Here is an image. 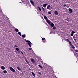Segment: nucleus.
<instances>
[{"label": "nucleus", "instance_id": "nucleus-1", "mask_svg": "<svg viewBox=\"0 0 78 78\" xmlns=\"http://www.w3.org/2000/svg\"><path fill=\"white\" fill-rule=\"evenodd\" d=\"M25 41L26 42H27V44L29 45V47H31V42H30V41L27 40L26 39H25Z\"/></svg>", "mask_w": 78, "mask_h": 78}, {"label": "nucleus", "instance_id": "nucleus-2", "mask_svg": "<svg viewBox=\"0 0 78 78\" xmlns=\"http://www.w3.org/2000/svg\"><path fill=\"white\" fill-rule=\"evenodd\" d=\"M9 69L12 71V72H14L16 70L14 69L13 68L10 67L9 68Z\"/></svg>", "mask_w": 78, "mask_h": 78}, {"label": "nucleus", "instance_id": "nucleus-3", "mask_svg": "<svg viewBox=\"0 0 78 78\" xmlns=\"http://www.w3.org/2000/svg\"><path fill=\"white\" fill-rule=\"evenodd\" d=\"M68 9L69 10L70 13H72V12H73V10L72 9L69 8V7L68 8Z\"/></svg>", "mask_w": 78, "mask_h": 78}, {"label": "nucleus", "instance_id": "nucleus-4", "mask_svg": "<svg viewBox=\"0 0 78 78\" xmlns=\"http://www.w3.org/2000/svg\"><path fill=\"white\" fill-rule=\"evenodd\" d=\"M30 61L32 63H33V64H34V63L35 62V61L33 58H31Z\"/></svg>", "mask_w": 78, "mask_h": 78}, {"label": "nucleus", "instance_id": "nucleus-5", "mask_svg": "<svg viewBox=\"0 0 78 78\" xmlns=\"http://www.w3.org/2000/svg\"><path fill=\"white\" fill-rule=\"evenodd\" d=\"M46 21L47 22L48 24H50V23H51V21H50V20H48V19L46 20Z\"/></svg>", "mask_w": 78, "mask_h": 78}, {"label": "nucleus", "instance_id": "nucleus-6", "mask_svg": "<svg viewBox=\"0 0 78 78\" xmlns=\"http://www.w3.org/2000/svg\"><path fill=\"white\" fill-rule=\"evenodd\" d=\"M63 6H67L68 7H69V6H70V4H67V5L66 4H64L63 5Z\"/></svg>", "mask_w": 78, "mask_h": 78}, {"label": "nucleus", "instance_id": "nucleus-7", "mask_svg": "<svg viewBox=\"0 0 78 78\" xmlns=\"http://www.w3.org/2000/svg\"><path fill=\"white\" fill-rule=\"evenodd\" d=\"M65 41H66V42H67V41H68V42H69V44H71L72 43H71V42H70L68 39H65Z\"/></svg>", "mask_w": 78, "mask_h": 78}, {"label": "nucleus", "instance_id": "nucleus-8", "mask_svg": "<svg viewBox=\"0 0 78 78\" xmlns=\"http://www.w3.org/2000/svg\"><path fill=\"white\" fill-rule=\"evenodd\" d=\"M17 69L19 70H20V72H21V70H22V69H21L20 68V67L19 66H18L17 67Z\"/></svg>", "mask_w": 78, "mask_h": 78}, {"label": "nucleus", "instance_id": "nucleus-9", "mask_svg": "<svg viewBox=\"0 0 78 78\" xmlns=\"http://www.w3.org/2000/svg\"><path fill=\"white\" fill-rule=\"evenodd\" d=\"M30 2L32 5H34V2H33V1L31 0L30 1Z\"/></svg>", "mask_w": 78, "mask_h": 78}, {"label": "nucleus", "instance_id": "nucleus-10", "mask_svg": "<svg viewBox=\"0 0 78 78\" xmlns=\"http://www.w3.org/2000/svg\"><path fill=\"white\" fill-rule=\"evenodd\" d=\"M44 19L45 20H48V18H47V16H46L44 15Z\"/></svg>", "mask_w": 78, "mask_h": 78}, {"label": "nucleus", "instance_id": "nucleus-11", "mask_svg": "<svg viewBox=\"0 0 78 78\" xmlns=\"http://www.w3.org/2000/svg\"><path fill=\"white\" fill-rule=\"evenodd\" d=\"M51 26V27H54V25H55V24H53L52 23H50Z\"/></svg>", "mask_w": 78, "mask_h": 78}, {"label": "nucleus", "instance_id": "nucleus-12", "mask_svg": "<svg viewBox=\"0 0 78 78\" xmlns=\"http://www.w3.org/2000/svg\"><path fill=\"white\" fill-rule=\"evenodd\" d=\"M54 14H55V15H58V12L56 11H55L54 12Z\"/></svg>", "mask_w": 78, "mask_h": 78}, {"label": "nucleus", "instance_id": "nucleus-13", "mask_svg": "<svg viewBox=\"0 0 78 78\" xmlns=\"http://www.w3.org/2000/svg\"><path fill=\"white\" fill-rule=\"evenodd\" d=\"M31 73L32 75H33V76L34 77V78H35V77H36V76L35 75V74H34V73H33V72H31Z\"/></svg>", "mask_w": 78, "mask_h": 78}, {"label": "nucleus", "instance_id": "nucleus-14", "mask_svg": "<svg viewBox=\"0 0 78 78\" xmlns=\"http://www.w3.org/2000/svg\"><path fill=\"white\" fill-rule=\"evenodd\" d=\"M42 40L43 41V42H45V38H42Z\"/></svg>", "mask_w": 78, "mask_h": 78}, {"label": "nucleus", "instance_id": "nucleus-15", "mask_svg": "<svg viewBox=\"0 0 78 78\" xmlns=\"http://www.w3.org/2000/svg\"><path fill=\"white\" fill-rule=\"evenodd\" d=\"M1 69H2V70H5V67L3 66H2L1 67Z\"/></svg>", "mask_w": 78, "mask_h": 78}, {"label": "nucleus", "instance_id": "nucleus-16", "mask_svg": "<svg viewBox=\"0 0 78 78\" xmlns=\"http://www.w3.org/2000/svg\"><path fill=\"white\" fill-rule=\"evenodd\" d=\"M44 69L45 70H48V67L46 66L44 67Z\"/></svg>", "mask_w": 78, "mask_h": 78}, {"label": "nucleus", "instance_id": "nucleus-17", "mask_svg": "<svg viewBox=\"0 0 78 78\" xmlns=\"http://www.w3.org/2000/svg\"><path fill=\"white\" fill-rule=\"evenodd\" d=\"M37 8H38L39 10V11H41V8L39 6H38V7H37Z\"/></svg>", "mask_w": 78, "mask_h": 78}, {"label": "nucleus", "instance_id": "nucleus-18", "mask_svg": "<svg viewBox=\"0 0 78 78\" xmlns=\"http://www.w3.org/2000/svg\"><path fill=\"white\" fill-rule=\"evenodd\" d=\"M22 37H23V38H24L25 37H26V35H25V34L22 35Z\"/></svg>", "mask_w": 78, "mask_h": 78}, {"label": "nucleus", "instance_id": "nucleus-19", "mask_svg": "<svg viewBox=\"0 0 78 78\" xmlns=\"http://www.w3.org/2000/svg\"><path fill=\"white\" fill-rule=\"evenodd\" d=\"M50 7V5H48L47 7V8L48 9H49Z\"/></svg>", "mask_w": 78, "mask_h": 78}, {"label": "nucleus", "instance_id": "nucleus-20", "mask_svg": "<svg viewBox=\"0 0 78 78\" xmlns=\"http://www.w3.org/2000/svg\"><path fill=\"white\" fill-rule=\"evenodd\" d=\"M15 31H16V32H18V31H19V30H18L17 29H15Z\"/></svg>", "mask_w": 78, "mask_h": 78}, {"label": "nucleus", "instance_id": "nucleus-21", "mask_svg": "<svg viewBox=\"0 0 78 78\" xmlns=\"http://www.w3.org/2000/svg\"><path fill=\"white\" fill-rule=\"evenodd\" d=\"M38 67L40 68V69H41V68H42V66H41L40 65H39L38 66Z\"/></svg>", "mask_w": 78, "mask_h": 78}, {"label": "nucleus", "instance_id": "nucleus-22", "mask_svg": "<svg viewBox=\"0 0 78 78\" xmlns=\"http://www.w3.org/2000/svg\"><path fill=\"white\" fill-rule=\"evenodd\" d=\"M3 73H4L6 74V73H7V71H6V70H4L3 71Z\"/></svg>", "mask_w": 78, "mask_h": 78}, {"label": "nucleus", "instance_id": "nucleus-23", "mask_svg": "<svg viewBox=\"0 0 78 78\" xmlns=\"http://www.w3.org/2000/svg\"><path fill=\"white\" fill-rule=\"evenodd\" d=\"M53 30H55V29H56V27L55 26H53Z\"/></svg>", "mask_w": 78, "mask_h": 78}, {"label": "nucleus", "instance_id": "nucleus-24", "mask_svg": "<svg viewBox=\"0 0 78 78\" xmlns=\"http://www.w3.org/2000/svg\"><path fill=\"white\" fill-rule=\"evenodd\" d=\"M43 7H44V8H45V7H46V5L45 4H43Z\"/></svg>", "mask_w": 78, "mask_h": 78}, {"label": "nucleus", "instance_id": "nucleus-25", "mask_svg": "<svg viewBox=\"0 0 78 78\" xmlns=\"http://www.w3.org/2000/svg\"><path fill=\"white\" fill-rule=\"evenodd\" d=\"M16 51H19V49L18 48H16Z\"/></svg>", "mask_w": 78, "mask_h": 78}, {"label": "nucleus", "instance_id": "nucleus-26", "mask_svg": "<svg viewBox=\"0 0 78 78\" xmlns=\"http://www.w3.org/2000/svg\"><path fill=\"white\" fill-rule=\"evenodd\" d=\"M42 9L43 10V11H45V9L44 8H43V7H42Z\"/></svg>", "mask_w": 78, "mask_h": 78}, {"label": "nucleus", "instance_id": "nucleus-27", "mask_svg": "<svg viewBox=\"0 0 78 78\" xmlns=\"http://www.w3.org/2000/svg\"><path fill=\"white\" fill-rule=\"evenodd\" d=\"M75 33V31H72V34H74Z\"/></svg>", "mask_w": 78, "mask_h": 78}, {"label": "nucleus", "instance_id": "nucleus-28", "mask_svg": "<svg viewBox=\"0 0 78 78\" xmlns=\"http://www.w3.org/2000/svg\"><path fill=\"white\" fill-rule=\"evenodd\" d=\"M48 13L49 14H51V12H48Z\"/></svg>", "mask_w": 78, "mask_h": 78}, {"label": "nucleus", "instance_id": "nucleus-29", "mask_svg": "<svg viewBox=\"0 0 78 78\" xmlns=\"http://www.w3.org/2000/svg\"><path fill=\"white\" fill-rule=\"evenodd\" d=\"M71 47H72V48H73V49H74V48H75V47L74 46H72Z\"/></svg>", "mask_w": 78, "mask_h": 78}, {"label": "nucleus", "instance_id": "nucleus-30", "mask_svg": "<svg viewBox=\"0 0 78 78\" xmlns=\"http://www.w3.org/2000/svg\"><path fill=\"white\" fill-rule=\"evenodd\" d=\"M38 74H39V75H41V73H40L39 72H38Z\"/></svg>", "mask_w": 78, "mask_h": 78}, {"label": "nucleus", "instance_id": "nucleus-31", "mask_svg": "<svg viewBox=\"0 0 78 78\" xmlns=\"http://www.w3.org/2000/svg\"><path fill=\"white\" fill-rule=\"evenodd\" d=\"M29 49V50H32V48H28Z\"/></svg>", "mask_w": 78, "mask_h": 78}, {"label": "nucleus", "instance_id": "nucleus-32", "mask_svg": "<svg viewBox=\"0 0 78 78\" xmlns=\"http://www.w3.org/2000/svg\"><path fill=\"white\" fill-rule=\"evenodd\" d=\"M18 34L19 35H20V34H21V33L20 32H18Z\"/></svg>", "mask_w": 78, "mask_h": 78}, {"label": "nucleus", "instance_id": "nucleus-33", "mask_svg": "<svg viewBox=\"0 0 78 78\" xmlns=\"http://www.w3.org/2000/svg\"><path fill=\"white\" fill-rule=\"evenodd\" d=\"M70 46L71 47L72 46H73V45H72V43H71L70 44Z\"/></svg>", "mask_w": 78, "mask_h": 78}, {"label": "nucleus", "instance_id": "nucleus-34", "mask_svg": "<svg viewBox=\"0 0 78 78\" xmlns=\"http://www.w3.org/2000/svg\"><path fill=\"white\" fill-rule=\"evenodd\" d=\"M73 34H72V33L71 34V36H73Z\"/></svg>", "mask_w": 78, "mask_h": 78}, {"label": "nucleus", "instance_id": "nucleus-35", "mask_svg": "<svg viewBox=\"0 0 78 78\" xmlns=\"http://www.w3.org/2000/svg\"><path fill=\"white\" fill-rule=\"evenodd\" d=\"M75 51H76L77 53H78V50H76Z\"/></svg>", "mask_w": 78, "mask_h": 78}, {"label": "nucleus", "instance_id": "nucleus-36", "mask_svg": "<svg viewBox=\"0 0 78 78\" xmlns=\"http://www.w3.org/2000/svg\"><path fill=\"white\" fill-rule=\"evenodd\" d=\"M73 39L75 41H76V39H75L74 38H73Z\"/></svg>", "mask_w": 78, "mask_h": 78}, {"label": "nucleus", "instance_id": "nucleus-37", "mask_svg": "<svg viewBox=\"0 0 78 78\" xmlns=\"http://www.w3.org/2000/svg\"><path fill=\"white\" fill-rule=\"evenodd\" d=\"M26 62H27V64H28V63H29V62H28V61H26Z\"/></svg>", "mask_w": 78, "mask_h": 78}, {"label": "nucleus", "instance_id": "nucleus-38", "mask_svg": "<svg viewBox=\"0 0 78 78\" xmlns=\"http://www.w3.org/2000/svg\"><path fill=\"white\" fill-rule=\"evenodd\" d=\"M17 45H15V47H17Z\"/></svg>", "mask_w": 78, "mask_h": 78}, {"label": "nucleus", "instance_id": "nucleus-39", "mask_svg": "<svg viewBox=\"0 0 78 78\" xmlns=\"http://www.w3.org/2000/svg\"><path fill=\"white\" fill-rule=\"evenodd\" d=\"M41 70H44V68H43V67H42V68H41Z\"/></svg>", "mask_w": 78, "mask_h": 78}, {"label": "nucleus", "instance_id": "nucleus-40", "mask_svg": "<svg viewBox=\"0 0 78 78\" xmlns=\"http://www.w3.org/2000/svg\"><path fill=\"white\" fill-rule=\"evenodd\" d=\"M21 53H22V54H23V52H22V51H21Z\"/></svg>", "mask_w": 78, "mask_h": 78}, {"label": "nucleus", "instance_id": "nucleus-41", "mask_svg": "<svg viewBox=\"0 0 78 78\" xmlns=\"http://www.w3.org/2000/svg\"><path fill=\"white\" fill-rule=\"evenodd\" d=\"M20 35V36H22V35L21 34Z\"/></svg>", "mask_w": 78, "mask_h": 78}, {"label": "nucleus", "instance_id": "nucleus-42", "mask_svg": "<svg viewBox=\"0 0 78 78\" xmlns=\"http://www.w3.org/2000/svg\"><path fill=\"white\" fill-rule=\"evenodd\" d=\"M48 4H45L46 6H47Z\"/></svg>", "mask_w": 78, "mask_h": 78}, {"label": "nucleus", "instance_id": "nucleus-43", "mask_svg": "<svg viewBox=\"0 0 78 78\" xmlns=\"http://www.w3.org/2000/svg\"><path fill=\"white\" fill-rule=\"evenodd\" d=\"M74 38H76V37H74Z\"/></svg>", "mask_w": 78, "mask_h": 78}, {"label": "nucleus", "instance_id": "nucleus-44", "mask_svg": "<svg viewBox=\"0 0 78 78\" xmlns=\"http://www.w3.org/2000/svg\"><path fill=\"white\" fill-rule=\"evenodd\" d=\"M69 19H67V21H68Z\"/></svg>", "mask_w": 78, "mask_h": 78}, {"label": "nucleus", "instance_id": "nucleus-45", "mask_svg": "<svg viewBox=\"0 0 78 78\" xmlns=\"http://www.w3.org/2000/svg\"><path fill=\"white\" fill-rule=\"evenodd\" d=\"M29 70H31V69H30V68H29Z\"/></svg>", "mask_w": 78, "mask_h": 78}, {"label": "nucleus", "instance_id": "nucleus-46", "mask_svg": "<svg viewBox=\"0 0 78 78\" xmlns=\"http://www.w3.org/2000/svg\"><path fill=\"white\" fill-rule=\"evenodd\" d=\"M19 52H20V51H18V53H19Z\"/></svg>", "mask_w": 78, "mask_h": 78}, {"label": "nucleus", "instance_id": "nucleus-47", "mask_svg": "<svg viewBox=\"0 0 78 78\" xmlns=\"http://www.w3.org/2000/svg\"><path fill=\"white\" fill-rule=\"evenodd\" d=\"M37 14H39V12H37Z\"/></svg>", "mask_w": 78, "mask_h": 78}]
</instances>
